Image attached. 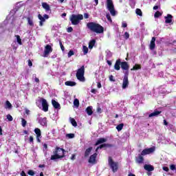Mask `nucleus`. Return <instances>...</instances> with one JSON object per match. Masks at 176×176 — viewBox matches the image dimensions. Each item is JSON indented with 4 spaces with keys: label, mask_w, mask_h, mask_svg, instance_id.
Wrapping results in <instances>:
<instances>
[{
    "label": "nucleus",
    "mask_w": 176,
    "mask_h": 176,
    "mask_svg": "<svg viewBox=\"0 0 176 176\" xmlns=\"http://www.w3.org/2000/svg\"><path fill=\"white\" fill-rule=\"evenodd\" d=\"M96 159H97V153H94L89 157V159L88 160L89 163H91V164H96Z\"/></svg>",
    "instance_id": "nucleus-10"
},
{
    "label": "nucleus",
    "mask_w": 176,
    "mask_h": 176,
    "mask_svg": "<svg viewBox=\"0 0 176 176\" xmlns=\"http://www.w3.org/2000/svg\"><path fill=\"white\" fill-rule=\"evenodd\" d=\"M162 170H164V171H166V173H168L170 169H168V167L167 166H163Z\"/></svg>",
    "instance_id": "nucleus-51"
},
{
    "label": "nucleus",
    "mask_w": 176,
    "mask_h": 176,
    "mask_svg": "<svg viewBox=\"0 0 176 176\" xmlns=\"http://www.w3.org/2000/svg\"><path fill=\"white\" fill-rule=\"evenodd\" d=\"M113 144H100L99 146L97 147V149H102V148H113Z\"/></svg>",
    "instance_id": "nucleus-15"
},
{
    "label": "nucleus",
    "mask_w": 176,
    "mask_h": 176,
    "mask_svg": "<svg viewBox=\"0 0 176 176\" xmlns=\"http://www.w3.org/2000/svg\"><path fill=\"white\" fill-rule=\"evenodd\" d=\"M160 16H162V13H161L160 12H159V11H157V12L155 13V14H154V17H155V19H157V18L160 17Z\"/></svg>",
    "instance_id": "nucleus-39"
},
{
    "label": "nucleus",
    "mask_w": 176,
    "mask_h": 176,
    "mask_svg": "<svg viewBox=\"0 0 176 176\" xmlns=\"http://www.w3.org/2000/svg\"><path fill=\"white\" fill-rule=\"evenodd\" d=\"M66 137H68L70 139L75 138V134L68 133V134L66 135Z\"/></svg>",
    "instance_id": "nucleus-40"
},
{
    "label": "nucleus",
    "mask_w": 176,
    "mask_h": 176,
    "mask_svg": "<svg viewBox=\"0 0 176 176\" xmlns=\"http://www.w3.org/2000/svg\"><path fill=\"white\" fill-rule=\"evenodd\" d=\"M42 7L46 10V12H49V10H50V6H49L47 3H42Z\"/></svg>",
    "instance_id": "nucleus-26"
},
{
    "label": "nucleus",
    "mask_w": 176,
    "mask_h": 176,
    "mask_svg": "<svg viewBox=\"0 0 176 176\" xmlns=\"http://www.w3.org/2000/svg\"><path fill=\"white\" fill-rule=\"evenodd\" d=\"M28 175L34 176V175H35V172L32 170H29L28 171Z\"/></svg>",
    "instance_id": "nucleus-44"
},
{
    "label": "nucleus",
    "mask_w": 176,
    "mask_h": 176,
    "mask_svg": "<svg viewBox=\"0 0 176 176\" xmlns=\"http://www.w3.org/2000/svg\"><path fill=\"white\" fill-rule=\"evenodd\" d=\"M54 155L51 156L50 160H57V159H63L65 157V150L58 146L55 148V151H53Z\"/></svg>",
    "instance_id": "nucleus-2"
},
{
    "label": "nucleus",
    "mask_w": 176,
    "mask_h": 176,
    "mask_svg": "<svg viewBox=\"0 0 176 176\" xmlns=\"http://www.w3.org/2000/svg\"><path fill=\"white\" fill-rule=\"evenodd\" d=\"M138 69H141V65L135 64L131 71H138Z\"/></svg>",
    "instance_id": "nucleus-28"
},
{
    "label": "nucleus",
    "mask_w": 176,
    "mask_h": 176,
    "mask_svg": "<svg viewBox=\"0 0 176 176\" xmlns=\"http://www.w3.org/2000/svg\"><path fill=\"white\" fill-rule=\"evenodd\" d=\"M108 164L113 173H116L119 170V162L113 161L112 157H108Z\"/></svg>",
    "instance_id": "nucleus-3"
},
{
    "label": "nucleus",
    "mask_w": 176,
    "mask_h": 176,
    "mask_svg": "<svg viewBox=\"0 0 176 176\" xmlns=\"http://www.w3.org/2000/svg\"><path fill=\"white\" fill-rule=\"evenodd\" d=\"M106 17L108 21H109L110 23H112V18H111V14H109V13L106 14Z\"/></svg>",
    "instance_id": "nucleus-42"
},
{
    "label": "nucleus",
    "mask_w": 176,
    "mask_h": 176,
    "mask_svg": "<svg viewBox=\"0 0 176 176\" xmlns=\"http://www.w3.org/2000/svg\"><path fill=\"white\" fill-rule=\"evenodd\" d=\"M124 126V124H123V123L117 125L116 129L118 130V131H122V130H123Z\"/></svg>",
    "instance_id": "nucleus-31"
},
{
    "label": "nucleus",
    "mask_w": 176,
    "mask_h": 176,
    "mask_svg": "<svg viewBox=\"0 0 176 176\" xmlns=\"http://www.w3.org/2000/svg\"><path fill=\"white\" fill-rule=\"evenodd\" d=\"M97 112L98 113H102V109H101V107H97Z\"/></svg>",
    "instance_id": "nucleus-52"
},
{
    "label": "nucleus",
    "mask_w": 176,
    "mask_h": 176,
    "mask_svg": "<svg viewBox=\"0 0 176 176\" xmlns=\"http://www.w3.org/2000/svg\"><path fill=\"white\" fill-rule=\"evenodd\" d=\"M70 123L74 126V127H76L78 126V123L76 122V120H75V118H70Z\"/></svg>",
    "instance_id": "nucleus-29"
},
{
    "label": "nucleus",
    "mask_w": 176,
    "mask_h": 176,
    "mask_svg": "<svg viewBox=\"0 0 176 176\" xmlns=\"http://www.w3.org/2000/svg\"><path fill=\"white\" fill-rule=\"evenodd\" d=\"M38 20H40V21L41 22H44L46 21V19H45L44 16H43L42 15H41V14H38Z\"/></svg>",
    "instance_id": "nucleus-35"
},
{
    "label": "nucleus",
    "mask_w": 176,
    "mask_h": 176,
    "mask_svg": "<svg viewBox=\"0 0 176 176\" xmlns=\"http://www.w3.org/2000/svg\"><path fill=\"white\" fill-rule=\"evenodd\" d=\"M53 52V48L52 47V45H47L45 47V50L43 54V57H49V54Z\"/></svg>",
    "instance_id": "nucleus-7"
},
{
    "label": "nucleus",
    "mask_w": 176,
    "mask_h": 176,
    "mask_svg": "<svg viewBox=\"0 0 176 176\" xmlns=\"http://www.w3.org/2000/svg\"><path fill=\"white\" fill-rule=\"evenodd\" d=\"M88 30H90L92 32H96V34H102L104 33V27H102L100 23L96 22H89L87 24Z\"/></svg>",
    "instance_id": "nucleus-1"
},
{
    "label": "nucleus",
    "mask_w": 176,
    "mask_h": 176,
    "mask_svg": "<svg viewBox=\"0 0 176 176\" xmlns=\"http://www.w3.org/2000/svg\"><path fill=\"white\" fill-rule=\"evenodd\" d=\"M109 79L111 82H115L116 81L115 78H113V76H112V75L109 76Z\"/></svg>",
    "instance_id": "nucleus-50"
},
{
    "label": "nucleus",
    "mask_w": 176,
    "mask_h": 176,
    "mask_svg": "<svg viewBox=\"0 0 176 176\" xmlns=\"http://www.w3.org/2000/svg\"><path fill=\"white\" fill-rule=\"evenodd\" d=\"M65 85V86H70V87H74V86H76V82L75 81H66Z\"/></svg>",
    "instance_id": "nucleus-22"
},
{
    "label": "nucleus",
    "mask_w": 176,
    "mask_h": 176,
    "mask_svg": "<svg viewBox=\"0 0 176 176\" xmlns=\"http://www.w3.org/2000/svg\"><path fill=\"white\" fill-rule=\"evenodd\" d=\"M21 176H27V174H25V172H24V170H22L21 173Z\"/></svg>",
    "instance_id": "nucleus-60"
},
{
    "label": "nucleus",
    "mask_w": 176,
    "mask_h": 176,
    "mask_svg": "<svg viewBox=\"0 0 176 176\" xmlns=\"http://www.w3.org/2000/svg\"><path fill=\"white\" fill-rule=\"evenodd\" d=\"M76 76L80 82H85L86 80L85 78V65L81 66L80 68L77 69Z\"/></svg>",
    "instance_id": "nucleus-4"
},
{
    "label": "nucleus",
    "mask_w": 176,
    "mask_h": 176,
    "mask_svg": "<svg viewBox=\"0 0 176 176\" xmlns=\"http://www.w3.org/2000/svg\"><path fill=\"white\" fill-rule=\"evenodd\" d=\"M21 124L23 127H25V126H27V120L24 118H21Z\"/></svg>",
    "instance_id": "nucleus-37"
},
{
    "label": "nucleus",
    "mask_w": 176,
    "mask_h": 176,
    "mask_svg": "<svg viewBox=\"0 0 176 176\" xmlns=\"http://www.w3.org/2000/svg\"><path fill=\"white\" fill-rule=\"evenodd\" d=\"M38 123H40V124L41 126H47V118H40L38 120Z\"/></svg>",
    "instance_id": "nucleus-18"
},
{
    "label": "nucleus",
    "mask_w": 176,
    "mask_h": 176,
    "mask_svg": "<svg viewBox=\"0 0 176 176\" xmlns=\"http://www.w3.org/2000/svg\"><path fill=\"white\" fill-rule=\"evenodd\" d=\"M84 19H89V14L85 13L84 14Z\"/></svg>",
    "instance_id": "nucleus-61"
},
{
    "label": "nucleus",
    "mask_w": 176,
    "mask_h": 176,
    "mask_svg": "<svg viewBox=\"0 0 176 176\" xmlns=\"http://www.w3.org/2000/svg\"><path fill=\"white\" fill-rule=\"evenodd\" d=\"M74 54H75V52L73 50H70L67 54V57H72V56H74Z\"/></svg>",
    "instance_id": "nucleus-41"
},
{
    "label": "nucleus",
    "mask_w": 176,
    "mask_h": 176,
    "mask_svg": "<svg viewBox=\"0 0 176 176\" xmlns=\"http://www.w3.org/2000/svg\"><path fill=\"white\" fill-rule=\"evenodd\" d=\"M170 168L173 171H174V170H175V165H174V164L170 165Z\"/></svg>",
    "instance_id": "nucleus-55"
},
{
    "label": "nucleus",
    "mask_w": 176,
    "mask_h": 176,
    "mask_svg": "<svg viewBox=\"0 0 176 176\" xmlns=\"http://www.w3.org/2000/svg\"><path fill=\"white\" fill-rule=\"evenodd\" d=\"M91 151H93V147H89L87 148L85 152V157H89V155H90Z\"/></svg>",
    "instance_id": "nucleus-24"
},
{
    "label": "nucleus",
    "mask_w": 176,
    "mask_h": 176,
    "mask_svg": "<svg viewBox=\"0 0 176 176\" xmlns=\"http://www.w3.org/2000/svg\"><path fill=\"white\" fill-rule=\"evenodd\" d=\"M96 91H97V90L95 89H92L91 90V93H93L94 94H96Z\"/></svg>",
    "instance_id": "nucleus-62"
},
{
    "label": "nucleus",
    "mask_w": 176,
    "mask_h": 176,
    "mask_svg": "<svg viewBox=\"0 0 176 176\" xmlns=\"http://www.w3.org/2000/svg\"><path fill=\"white\" fill-rule=\"evenodd\" d=\"M107 63L108 65H109V67H111V65H112V62L111 60H107Z\"/></svg>",
    "instance_id": "nucleus-63"
},
{
    "label": "nucleus",
    "mask_w": 176,
    "mask_h": 176,
    "mask_svg": "<svg viewBox=\"0 0 176 176\" xmlns=\"http://www.w3.org/2000/svg\"><path fill=\"white\" fill-rule=\"evenodd\" d=\"M41 105L44 112H47V111H49V104H47V100H46V99L41 98Z\"/></svg>",
    "instance_id": "nucleus-8"
},
{
    "label": "nucleus",
    "mask_w": 176,
    "mask_h": 176,
    "mask_svg": "<svg viewBox=\"0 0 176 176\" xmlns=\"http://www.w3.org/2000/svg\"><path fill=\"white\" fill-rule=\"evenodd\" d=\"M166 24H170L173 23V15L168 14L166 16H164Z\"/></svg>",
    "instance_id": "nucleus-12"
},
{
    "label": "nucleus",
    "mask_w": 176,
    "mask_h": 176,
    "mask_svg": "<svg viewBox=\"0 0 176 176\" xmlns=\"http://www.w3.org/2000/svg\"><path fill=\"white\" fill-rule=\"evenodd\" d=\"M136 163L139 164L144 163V157H142V155L139 154L138 157L136 158Z\"/></svg>",
    "instance_id": "nucleus-19"
},
{
    "label": "nucleus",
    "mask_w": 176,
    "mask_h": 176,
    "mask_svg": "<svg viewBox=\"0 0 176 176\" xmlns=\"http://www.w3.org/2000/svg\"><path fill=\"white\" fill-rule=\"evenodd\" d=\"M74 105L77 107H79V100H78V98L74 99Z\"/></svg>",
    "instance_id": "nucleus-38"
},
{
    "label": "nucleus",
    "mask_w": 176,
    "mask_h": 176,
    "mask_svg": "<svg viewBox=\"0 0 176 176\" xmlns=\"http://www.w3.org/2000/svg\"><path fill=\"white\" fill-rule=\"evenodd\" d=\"M29 142L34 143V137L30 136V138H29Z\"/></svg>",
    "instance_id": "nucleus-54"
},
{
    "label": "nucleus",
    "mask_w": 176,
    "mask_h": 176,
    "mask_svg": "<svg viewBox=\"0 0 176 176\" xmlns=\"http://www.w3.org/2000/svg\"><path fill=\"white\" fill-rule=\"evenodd\" d=\"M43 17H44L45 20H48V19H49V16L47 14H45L43 15Z\"/></svg>",
    "instance_id": "nucleus-58"
},
{
    "label": "nucleus",
    "mask_w": 176,
    "mask_h": 176,
    "mask_svg": "<svg viewBox=\"0 0 176 176\" xmlns=\"http://www.w3.org/2000/svg\"><path fill=\"white\" fill-rule=\"evenodd\" d=\"M6 105L7 108H12V103H10V102H9V100H7L6 102Z\"/></svg>",
    "instance_id": "nucleus-45"
},
{
    "label": "nucleus",
    "mask_w": 176,
    "mask_h": 176,
    "mask_svg": "<svg viewBox=\"0 0 176 176\" xmlns=\"http://www.w3.org/2000/svg\"><path fill=\"white\" fill-rule=\"evenodd\" d=\"M124 79H129V70H126L124 75Z\"/></svg>",
    "instance_id": "nucleus-47"
},
{
    "label": "nucleus",
    "mask_w": 176,
    "mask_h": 176,
    "mask_svg": "<svg viewBox=\"0 0 176 176\" xmlns=\"http://www.w3.org/2000/svg\"><path fill=\"white\" fill-rule=\"evenodd\" d=\"M122 27L123 28H126L127 27V24H126V23H122Z\"/></svg>",
    "instance_id": "nucleus-59"
},
{
    "label": "nucleus",
    "mask_w": 176,
    "mask_h": 176,
    "mask_svg": "<svg viewBox=\"0 0 176 176\" xmlns=\"http://www.w3.org/2000/svg\"><path fill=\"white\" fill-rule=\"evenodd\" d=\"M27 21H28V23L29 25H30L31 27H33V25H34V21H32V20L31 19V18L28 17V18H27Z\"/></svg>",
    "instance_id": "nucleus-34"
},
{
    "label": "nucleus",
    "mask_w": 176,
    "mask_h": 176,
    "mask_svg": "<svg viewBox=\"0 0 176 176\" xmlns=\"http://www.w3.org/2000/svg\"><path fill=\"white\" fill-rule=\"evenodd\" d=\"M16 38V42L19 43V45H23V43L21 42V38L19 35H15Z\"/></svg>",
    "instance_id": "nucleus-33"
},
{
    "label": "nucleus",
    "mask_w": 176,
    "mask_h": 176,
    "mask_svg": "<svg viewBox=\"0 0 176 176\" xmlns=\"http://www.w3.org/2000/svg\"><path fill=\"white\" fill-rule=\"evenodd\" d=\"M75 159H76V155L72 154L71 157V160H75Z\"/></svg>",
    "instance_id": "nucleus-56"
},
{
    "label": "nucleus",
    "mask_w": 176,
    "mask_h": 176,
    "mask_svg": "<svg viewBox=\"0 0 176 176\" xmlns=\"http://www.w3.org/2000/svg\"><path fill=\"white\" fill-rule=\"evenodd\" d=\"M141 155L142 156H145L146 155H148V151H146V148L144 149L142 152H141Z\"/></svg>",
    "instance_id": "nucleus-46"
},
{
    "label": "nucleus",
    "mask_w": 176,
    "mask_h": 176,
    "mask_svg": "<svg viewBox=\"0 0 176 176\" xmlns=\"http://www.w3.org/2000/svg\"><path fill=\"white\" fill-rule=\"evenodd\" d=\"M52 104L55 109H58V108H60V103L55 100H52Z\"/></svg>",
    "instance_id": "nucleus-23"
},
{
    "label": "nucleus",
    "mask_w": 176,
    "mask_h": 176,
    "mask_svg": "<svg viewBox=\"0 0 176 176\" xmlns=\"http://www.w3.org/2000/svg\"><path fill=\"white\" fill-rule=\"evenodd\" d=\"M144 170L148 172L153 171V170H155V167H153V166L151 164H145L144 166Z\"/></svg>",
    "instance_id": "nucleus-16"
},
{
    "label": "nucleus",
    "mask_w": 176,
    "mask_h": 176,
    "mask_svg": "<svg viewBox=\"0 0 176 176\" xmlns=\"http://www.w3.org/2000/svg\"><path fill=\"white\" fill-rule=\"evenodd\" d=\"M80 20H83L82 14H72L70 16V21L72 22V25H78V24L80 23Z\"/></svg>",
    "instance_id": "nucleus-5"
},
{
    "label": "nucleus",
    "mask_w": 176,
    "mask_h": 176,
    "mask_svg": "<svg viewBox=\"0 0 176 176\" xmlns=\"http://www.w3.org/2000/svg\"><path fill=\"white\" fill-rule=\"evenodd\" d=\"M86 112L89 116H91L93 115V107L91 106L87 107Z\"/></svg>",
    "instance_id": "nucleus-25"
},
{
    "label": "nucleus",
    "mask_w": 176,
    "mask_h": 176,
    "mask_svg": "<svg viewBox=\"0 0 176 176\" xmlns=\"http://www.w3.org/2000/svg\"><path fill=\"white\" fill-rule=\"evenodd\" d=\"M121 64L122 61L120 60V59H118L114 65V69H116V71H120Z\"/></svg>",
    "instance_id": "nucleus-14"
},
{
    "label": "nucleus",
    "mask_w": 176,
    "mask_h": 176,
    "mask_svg": "<svg viewBox=\"0 0 176 176\" xmlns=\"http://www.w3.org/2000/svg\"><path fill=\"white\" fill-rule=\"evenodd\" d=\"M67 32H72V31H74V29L72 28V27H69L67 29Z\"/></svg>",
    "instance_id": "nucleus-53"
},
{
    "label": "nucleus",
    "mask_w": 176,
    "mask_h": 176,
    "mask_svg": "<svg viewBox=\"0 0 176 176\" xmlns=\"http://www.w3.org/2000/svg\"><path fill=\"white\" fill-rule=\"evenodd\" d=\"M124 38L125 39H129V38H130V34H129V32H126L124 34Z\"/></svg>",
    "instance_id": "nucleus-48"
},
{
    "label": "nucleus",
    "mask_w": 176,
    "mask_h": 176,
    "mask_svg": "<svg viewBox=\"0 0 176 176\" xmlns=\"http://www.w3.org/2000/svg\"><path fill=\"white\" fill-rule=\"evenodd\" d=\"M146 151H147V153L148 155H151V153H153V152H155V147H151L148 148H146Z\"/></svg>",
    "instance_id": "nucleus-30"
},
{
    "label": "nucleus",
    "mask_w": 176,
    "mask_h": 176,
    "mask_svg": "<svg viewBox=\"0 0 176 176\" xmlns=\"http://www.w3.org/2000/svg\"><path fill=\"white\" fill-rule=\"evenodd\" d=\"M155 42H156V37H152L149 47L150 50H154L155 47H156Z\"/></svg>",
    "instance_id": "nucleus-11"
},
{
    "label": "nucleus",
    "mask_w": 176,
    "mask_h": 176,
    "mask_svg": "<svg viewBox=\"0 0 176 176\" xmlns=\"http://www.w3.org/2000/svg\"><path fill=\"white\" fill-rule=\"evenodd\" d=\"M7 119L9 122L13 121V117L10 114L7 115Z\"/></svg>",
    "instance_id": "nucleus-43"
},
{
    "label": "nucleus",
    "mask_w": 176,
    "mask_h": 176,
    "mask_svg": "<svg viewBox=\"0 0 176 176\" xmlns=\"http://www.w3.org/2000/svg\"><path fill=\"white\" fill-rule=\"evenodd\" d=\"M162 113L161 111H154V112L148 115V118H153V116H159Z\"/></svg>",
    "instance_id": "nucleus-20"
},
{
    "label": "nucleus",
    "mask_w": 176,
    "mask_h": 176,
    "mask_svg": "<svg viewBox=\"0 0 176 176\" xmlns=\"http://www.w3.org/2000/svg\"><path fill=\"white\" fill-rule=\"evenodd\" d=\"M136 14H138V16H142V11L141 10V9L140 8H137L135 10Z\"/></svg>",
    "instance_id": "nucleus-36"
},
{
    "label": "nucleus",
    "mask_w": 176,
    "mask_h": 176,
    "mask_svg": "<svg viewBox=\"0 0 176 176\" xmlns=\"http://www.w3.org/2000/svg\"><path fill=\"white\" fill-rule=\"evenodd\" d=\"M34 133L36 135L37 142H41V138H42V132L41 131V129L38 128H36L34 129Z\"/></svg>",
    "instance_id": "nucleus-9"
},
{
    "label": "nucleus",
    "mask_w": 176,
    "mask_h": 176,
    "mask_svg": "<svg viewBox=\"0 0 176 176\" xmlns=\"http://www.w3.org/2000/svg\"><path fill=\"white\" fill-rule=\"evenodd\" d=\"M94 45H96V40L92 39L89 43V49H90V50L93 49V47H94Z\"/></svg>",
    "instance_id": "nucleus-27"
},
{
    "label": "nucleus",
    "mask_w": 176,
    "mask_h": 176,
    "mask_svg": "<svg viewBox=\"0 0 176 176\" xmlns=\"http://www.w3.org/2000/svg\"><path fill=\"white\" fill-rule=\"evenodd\" d=\"M128 176H135V175H134L133 173H129L128 174Z\"/></svg>",
    "instance_id": "nucleus-64"
},
{
    "label": "nucleus",
    "mask_w": 176,
    "mask_h": 176,
    "mask_svg": "<svg viewBox=\"0 0 176 176\" xmlns=\"http://www.w3.org/2000/svg\"><path fill=\"white\" fill-rule=\"evenodd\" d=\"M28 66L29 67H32V62L30 59L28 60Z\"/></svg>",
    "instance_id": "nucleus-57"
},
{
    "label": "nucleus",
    "mask_w": 176,
    "mask_h": 176,
    "mask_svg": "<svg viewBox=\"0 0 176 176\" xmlns=\"http://www.w3.org/2000/svg\"><path fill=\"white\" fill-rule=\"evenodd\" d=\"M59 44H60L61 50L64 52V50H65V47H64V45H63V43L61 42V41H59Z\"/></svg>",
    "instance_id": "nucleus-49"
},
{
    "label": "nucleus",
    "mask_w": 176,
    "mask_h": 176,
    "mask_svg": "<svg viewBox=\"0 0 176 176\" xmlns=\"http://www.w3.org/2000/svg\"><path fill=\"white\" fill-rule=\"evenodd\" d=\"M121 68L122 69H124V71H129V68H130V66L129 65V63L126 61L121 62Z\"/></svg>",
    "instance_id": "nucleus-13"
},
{
    "label": "nucleus",
    "mask_w": 176,
    "mask_h": 176,
    "mask_svg": "<svg viewBox=\"0 0 176 176\" xmlns=\"http://www.w3.org/2000/svg\"><path fill=\"white\" fill-rule=\"evenodd\" d=\"M107 8L110 12L111 16H116V11H115V6L112 0H107Z\"/></svg>",
    "instance_id": "nucleus-6"
},
{
    "label": "nucleus",
    "mask_w": 176,
    "mask_h": 176,
    "mask_svg": "<svg viewBox=\"0 0 176 176\" xmlns=\"http://www.w3.org/2000/svg\"><path fill=\"white\" fill-rule=\"evenodd\" d=\"M129 87V78H123L122 89Z\"/></svg>",
    "instance_id": "nucleus-21"
},
{
    "label": "nucleus",
    "mask_w": 176,
    "mask_h": 176,
    "mask_svg": "<svg viewBox=\"0 0 176 176\" xmlns=\"http://www.w3.org/2000/svg\"><path fill=\"white\" fill-rule=\"evenodd\" d=\"M104 142H107V139L104 138H100L95 143V146H97L98 145H100V144H104Z\"/></svg>",
    "instance_id": "nucleus-17"
},
{
    "label": "nucleus",
    "mask_w": 176,
    "mask_h": 176,
    "mask_svg": "<svg viewBox=\"0 0 176 176\" xmlns=\"http://www.w3.org/2000/svg\"><path fill=\"white\" fill-rule=\"evenodd\" d=\"M82 52L83 54L86 55L87 53H89V48L86 47L85 45L82 46Z\"/></svg>",
    "instance_id": "nucleus-32"
}]
</instances>
